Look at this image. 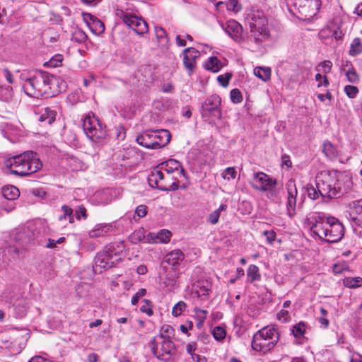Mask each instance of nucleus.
Masks as SVG:
<instances>
[{
	"label": "nucleus",
	"mask_w": 362,
	"mask_h": 362,
	"mask_svg": "<svg viewBox=\"0 0 362 362\" xmlns=\"http://www.w3.org/2000/svg\"><path fill=\"white\" fill-rule=\"evenodd\" d=\"M212 334L216 340L221 341L225 339L226 332L223 327L216 326L213 329Z\"/></svg>",
	"instance_id": "41"
},
{
	"label": "nucleus",
	"mask_w": 362,
	"mask_h": 362,
	"mask_svg": "<svg viewBox=\"0 0 362 362\" xmlns=\"http://www.w3.org/2000/svg\"><path fill=\"white\" fill-rule=\"evenodd\" d=\"M317 321L320 324V327H322L324 329H326V328H327L329 327V320L327 319V317L319 316L317 317Z\"/></svg>",
	"instance_id": "62"
},
{
	"label": "nucleus",
	"mask_w": 362,
	"mask_h": 362,
	"mask_svg": "<svg viewBox=\"0 0 362 362\" xmlns=\"http://www.w3.org/2000/svg\"><path fill=\"white\" fill-rule=\"evenodd\" d=\"M247 276L248 281L250 283L259 281L261 279V274L258 267L255 264H250L247 270Z\"/></svg>",
	"instance_id": "31"
},
{
	"label": "nucleus",
	"mask_w": 362,
	"mask_h": 362,
	"mask_svg": "<svg viewBox=\"0 0 362 362\" xmlns=\"http://www.w3.org/2000/svg\"><path fill=\"white\" fill-rule=\"evenodd\" d=\"M263 235L266 237L268 243L270 245L276 240V233L272 230L264 231Z\"/></svg>",
	"instance_id": "55"
},
{
	"label": "nucleus",
	"mask_w": 362,
	"mask_h": 362,
	"mask_svg": "<svg viewBox=\"0 0 362 362\" xmlns=\"http://www.w3.org/2000/svg\"><path fill=\"white\" fill-rule=\"evenodd\" d=\"M151 344L153 354L161 361H168L175 354V344L169 337L164 335L163 333L156 336Z\"/></svg>",
	"instance_id": "11"
},
{
	"label": "nucleus",
	"mask_w": 362,
	"mask_h": 362,
	"mask_svg": "<svg viewBox=\"0 0 362 362\" xmlns=\"http://www.w3.org/2000/svg\"><path fill=\"white\" fill-rule=\"evenodd\" d=\"M224 31L235 42L244 41L243 28L242 25L235 20H229L225 24L221 25Z\"/></svg>",
	"instance_id": "16"
},
{
	"label": "nucleus",
	"mask_w": 362,
	"mask_h": 362,
	"mask_svg": "<svg viewBox=\"0 0 362 362\" xmlns=\"http://www.w3.org/2000/svg\"><path fill=\"white\" fill-rule=\"evenodd\" d=\"M69 166L72 170H82L86 168V165L81 160L77 158L71 157L69 160Z\"/></svg>",
	"instance_id": "36"
},
{
	"label": "nucleus",
	"mask_w": 362,
	"mask_h": 362,
	"mask_svg": "<svg viewBox=\"0 0 362 362\" xmlns=\"http://www.w3.org/2000/svg\"><path fill=\"white\" fill-rule=\"evenodd\" d=\"M212 284L209 279L202 276L192 285V293L201 301L206 300L210 296Z\"/></svg>",
	"instance_id": "13"
},
{
	"label": "nucleus",
	"mask_w": 362,
	"mask_h": 362,
	"mask_svg": "<svg viewBox=\"0 0 362 362\" xmlns=\"http://www.w3.org/2000/svg\"><path fill=\"white\" fill-rule=\"evenodd\" d=\"M350 362H362V355L357 352L353 354Z\"/></svg>",
	"instance_id": "64"
},
{
	"label": "nucleus",
	"mask_w": 362,
	"mask_h": 362,
	"mask_svg": "<svg viewBox=\"0 0 362 362\" xmlns=\"http://www.w3.org/2000/svg\"><path fill=\"white\" fill-rule=\"evenodd\" d=\"M343 285L349 288H356L362 286V278L357 277H346L343 280Z\"/></svg>",
	"instance_id": "32"
},
{
	"label": "nucleus",
	"mask_w": 362,
	"mask_h": 362,
	"mask_svg": "<svg viewBox=\"0 0 362 362\" xmlns=\"http://www.w3.org/2000/svg\"><path fill=\"white\" fill-rule=\"evenodd\" d=\"M172 237V233L167 229H161L157 233H149L146 236L148 243H168Z\"/></svg>",
	"instance_id": "19"
},
{
	"label": "nucleus",
	"mask_w": 362,
	"mask_h": 362,
	"mask_svg": "<svg viewBox=\"0 0 362 362\" xmlns=\"http://www.w3.org/2000/svg\"><path fill=\"white\" fill-rule=\"evenodd\" d=\"M315 81L318 82V87L325 86L327 87L329 84V81L326 76H322L320 74L315 75Z\"/></svg>",
	"instance_id": "50"
},
{
	"label": "nucleus",
	"mask_w": 362,
	"mask_h": 362,
	"mask_svg": "<svg viewBox=\"0 0 362 362\" xmlns=\"http://www.w3.org/2000/svg\"><path fill=\"white\" fill-rule=\"evenodd\" d=\"M228 209V206L226 204H221L219 207L213 211L207 216V221L213 225L216 224L218 222L219 218L221 213L226 211Z\"/></svg>",
	"instance_id": "30"
},
{
	"label": "nucleus",
	"mask_w": 362,
	"mask_h": 362,
	"mask_svg": "<svg viewBox=\"0 0 362 362\" xmlns=\"http://www.w3.org/2000/svg\"><path fill=\"white\" fill-rule=\"evenodd\" d=\"M290 317L289 313L286 310H281L277 313V319L283 322H286Z\"/></svg>",
	"instance_id": "57"
},
{
	"label": "nucleus",
	"mask_w": 362,
	"mask_h": 362,
	"mask_svg": "<svg viewBox=\"0 0 362 362\" xmlns=\"http://www.w3.org/2000/svg\"><path fill=\"white\" fill-rule=\"evenodd\" d=\"M65 240V238L64 237H61L58 238L57 240L49 238L47 240V243L45 244V247L47 248H54L56 247L57 244H61L64 243Z\"/></svg>",
	"instance_id": "48"
},
{
	"label": "nucleus",
	"mask_w": 362,
	"mask_h": 362,
	"mask_svg": "<svg viewBox=\"0 0 362 362\" xmlns=\"http://www.w3.org/2000/svg\"><path fill=\"white\" fill-rule=\"evenodd\" d=\"M292 333L297 339H301L305 333V324L303 322L295 325L292 328Z\"/></svg>",
	"instance_id": "35"
},
{
	"label": "nucleus",
	"mask_w": 362,
	"mask_h": 362,
	"mask_svg": "<svg viewBox=\"0 0 362 362\" xmlns=\"http://www.w3.org/2000/svg\"><path fill=\"white\" fill-rule=\"evenodd\" d=\"M183 64L185 67L191 74L196 66V61L199 57V52L194 47H188L183 50Z\"/></svg>",
	"instance_id": "18"
},
{
	"label": "nucleus",
	"mask_w": 362,
	"mask_h": 362,
	"mask_svg": "<svg viewBox=\"0 0 362 362\" xmlns=\"http://www.w3.org/2000/svg\"><path fill=\"white\" fill-rule=\"evenodd\" d=\"M156 168H160L165 173L175 174L179 177L185 176L184 169L182 168L180 163L174 159H170L165 163H163Z\"/></svg>",
	"instance_id": "20"
},
{
	"label": "nucleus",
	"mask_w": 362,
	"mask_h": 362,
	"mask_svg": "<svg viewBox=\"0 0 362 362\" xmlns=\"http://www.w3.org/2000/svg\"><path fill=\"white\" fill-rule=\"evenodd\" d=\"M340 176L339 172L329 170H322L317 175L316 187L322 197L334 198L341 195Z\"/></svg>",
	"instance_id": "5"
},
{
	"label": "nucleus",
	"mask_w": 362,
	"mask_h": 362,
	"mask_svg": "<svg viewBox=\"0 0 362 362\" xmlns=\"http://www.w3.org/2000/svg\"><path fill=\"white\" fill-rule=\"evenodd\" d=\"M112 230L111 223H98L88 232L91 238H96L105 236Z\"/></svg>",
	"instance_id": "22"
},
{
	"label": "nucleus",
	"mask_w": 362,
	"mask_h": 362,
	"mask_svg": "<svg viewBox=\"0 0 362 362\" xmlns=\"http://www.w3.org/2000/svg\"><path fill=\"white\" fill-rule=\"evenodd\" d=\"M322 152L328 159L331 160H339L343 163L340 151L330 141H326L323 143Z\"/></svg>",
	"instance_id": "21"
},
{
	"label": "nucleus",
	"mask_w": 362,
	"mask_h": 362,
	"mask_svg": "<svg viewBox=\"0 0 362 362\" xmlns=\"http://www.w3.org/2000/svg\"><path fill=\"white\" fill-rule=\"evenodd\" d=\"M250 185L255 189L262 192H269L271 196H274L273 191L276 185V181L263 172H257L253 173Z\"/></svg>",
	"instance_id": "12"
},
{
	"label": "nucleus",
	"mask_w": 362,
	"mask_h": 362,
	"mask_svg": "<svg viewBox=\"0 0 362 362\" xmlns=\"http://www.w3.org/2000/svg\"><path fill=\"white\" fill-rule=\"evenodd\" d=\"M315 222L313 223L310 230L313 234L327 243H337L344 235V228L334 217H325L317 214L315 216Z\"/></svg>",
	"instance_id": "2"
},
{
	"label": "nucleus",
	"mask_w": 362,
	"mask_h": 362,
	"mask_svg": "<svg viewBox=\"0 0 362 362\" xmlns=\"http://www.w3.org/2000/svg\"><path fill=\"white\" fill-rule=\"evenodd\" d=\"M362 52V43L360 38L356 37L353 40L349 53L351 56H356Z\"/></svg>",
	"instance_id": "34"
},
{
	"label": "nucleus",
	"mask_w": 362,
	"mask_h": 362,
	"mask_svg": "<svg viewBox=\"0 0 362 362\" xmlns=\"http://www.w3.org/2000/svg\"><path fill=\"white\" fill-rule=\"evenodd\" d=\"M197 344L195 342L189 343L186 346L187 352L191 356V358L196 354Z\"/></svg>",
	"instance_id": "59"
},
{
	"label": "nucleus",
	"mask_w": 362,
	"mask_h": 362,
	"mask_svg": "<svg viewBox=\"0 0 362 362\" xmlns=\"http://www.w3.org/2000/svg\"><path fill=\"white\" fill-rule=\"evenodd\" d=\"M185 259V255L180 250H175L168 252L165 256V261L168 264L175 267L179 265Z\"/></svg>",
	"instance_id": "25"
},
{
	"label": "nucleus",
	"mask_w": 362,
	"mask_h": 362,
	"mask_svg": "<svg viewBox=\"0 0 362 362\" xmlns=\"http://www.w3.org/2000/svg\"><path fill=\"white\" fill-rule=\"evenodd\" d=\"M194 313L196 317L199 321V323L202 324L206 318L207 312L205 310L195 308Z\"/></svg>",
	"instance_id": "51"
},
{
	"label": "nucleus",
	"mask_w": 362,
	"mask_h": 362,
	"mask_svg": "<svg viewBox=\"0 0 362 362\" xmlns=\"http://www.w3.org/2000/svg\"><path fill=\"white\" fill-rule=\"evenodd\" d=\"M3 197L8 200H14L19 196V189L13 185H6L2 187Z\"/></svg>",
	"instance_id": "28"
},
{
	"label": "nucleus",
	"mask_w": 362,
	"mask_h": 362,
	"mask_svg": "<svg viewBox=\"0 0 362 362\" xmlns=\"http://www.w3.org/2000/svg\"><path fill=\"white\" fill-rule=\"evenodd\" d=\"M237 175L235 168L233 167H228L226 168L221 173V176L224 180L228 181L235 179Z\"/></svg>",
	"instance_id": "42"
},
{
	"label": "nucleus",
	"mask_w": 362,
	"mask_h": 362,
	"mask_svg": "<svg viewBox=\"0 0 362 362\" xmlns=\"http://www.w3.org/2000/svg\"><path fill=\"white\" fill-rule=\"evenodd\" d=\"M146 214H147V206L146 205L141 204L136 208L135 215H136L139 218L146 216Z\"/></svg>",
	"instance_id": "52"
},
{
	"label": "nucleus",
	"mask_w": 362,
	"mask_h": 362,
	"mask_svg": "<svg viewBox=\"0 0 362 362\" xmlns=\"http://www.w3.org/2000/svg\"><path fill=\"white\" fill-rule=\"evenodd\" d=\"M56 116L55 110L50 107H45L41 110L37 119L45 124H51L55 120Z\"/></svg>",
	"instance_id": "24"
},
{
	"label": "nucleus",
	"mask_w": 362,
	"mask_h": 362,
	"mask_svg": "<svg viewBox=\"0 0 362 362\" xmlns=\"http://www.w3.org/2000/svg\"><path fill=\"white\" fill-rule=\"evenodd\" d=\"M156 35L158 39L162 40L166 37V32L161 27L155 28Z\"/></svg>",
	"instance_id": "61"
},
{
	"label": "nucleus",
	"mask_w": 362,
	"mask_h": 362,
	"mask_svg": "<svg viewBox=\"0 0 362 362\" xmlns=\"http://www.w3.org/2000/svg\"><path fill=\"white\" fill-rule=\"evenodd\" d=\"M344 93L346 95L351 99H354L356 98L358 95L359 90L358 88L356 86H351V85H347L344 86Z\"/></svg>",
	"instance_id": "43"
},
{
	"label": "nucleus",
	"mask_w": 362,
	"mask_h": 362,
	"mask_svg": "<svg viewBox=\"0 0 362 362\" xmlns=\"http://www.w3.org/2000/svg\"><path fill=\"white\" fill-rule=\"evenodd\" d=\"M15 313L17 317L21 318L26 315L27 308L25 306H21L20 304L15 305Z\"/></svg>",
	"instance_id": "54"
},
{
	"label": "nucleus",
	"mask_w": 362,
	"mask_h": 362,
	"mask_svg": "<svg viewBox=\"0 0 362 362\" xmlns=\"http://www.w3.org/2000/svg\"><path fill=\"white\" fill-rule=\"evenodd\" d=\"M144 302L145 304L140 308V310L142 313L147 314L148 316H151L153 313L149 305V301L148 300H144Z\"/></svg>",
	"instance_id": "58"
},
{
	"label": "nucleus",
	"mask_w": 362,
	"mask_h": 362,
	"mask_svg": "<svg viewBox=\"0 0 362 362\" xmlns=\"http://www.w3.org/2000/svg\"><path fill=\"white\" fill-rule=\"evenodd\" d=\"M146 293V290L145 288L139 289L132 298V304L135 305L138 303L139 299L144 296Z\"/></svg>",
	"instance_id": "49"
},
{
	"label": "nucleus",
	"mask_w": 362,
	"mask_h": 362,
	"mask_svg": "<svg viewBox=\"0 0 362 362\" xmlns=\"http://www.w3.org/2000/svg\"><path fill=\"white\" fill-rule=\"evenodd\" d=\"M320 66L323 68L325 73H329L331 71L332 63L329 60H325L321 63Z\"/></svg>",
	"instance_id": "63"
},
{
	"label": "nucleus",
	"mask_w": 362,
	"mask_h": 362,
	"mask_svg": "<svg viewBox=\"0 0 362 362\" xmlns=\"http://www.w3.org/2000/svg\"><path fill=\"white\" fill-rule=\"evenodd\" d=\"M346 269L347 266L344 263H337L332 268V271L335 274H339Z\"/></svg>",
	"instance_id": "56"
},
{
	"label": "nucleus",
	"mask_w": 362,
	"mask_h": 362,
	"mask_svg": "<svg viewBox=\"0 0 362 362\" xmlns=\"http://www.w3.org/2000/svg\"><path fill=\"white\" fill-rule=\"evenodd\" d=\"M306 192L308 196L311 199H316L319 197L320 192H318V189L315 187L313 185L308 184L305 187Z\"/></svg>",
	"instance_id": "44"
},
{
	"label": "nucleus",
	"mask_w": 362,
	"mask_h": 362,
	"mask_svg": "<svg viewBox=\"0 0 362 362\" xmlns=\"http://www.w3.org/2000/svg\"><path fill=\"white\" fill-rule=\"evenodd\" d=\"M187 305L186 303L180 300L177 303L172 309V315L174 317H178L182 315V313L186 310Z\"/></svg>",
	"instance_id": "39"
},
{
	"label": "nucleus",
	"mask_w": 362,
	"mask_h": 362,
	"mask_svg": "<svg viewBox=\"0 0 362 362\" xmlns=\"http://www.w3.org/2000/svg\"><path fill=\"white\" fill-rule=\"evenodd\" d=\"M83 129L87 137L93 143L101 144L107 139L105 125L93 113H88L84 117Z\"/></svg>",
	"instance_id": "9"
},
{
	"label": "nucleus",
	"mask_w": 362,
	"mask_h": 362,
	"mask_svg": "<svg viewBox=\"0 0 362 362\" xmlns=\"http://www.w3.org/2000/svg\"><path fill=\"white\" fill-rule=\"evenodd\" d=\"M98 18L90 13H85L83 14V20L86 23L88 27L91 25L92 22H95V20H97Z\"/></svg>",
	"instance_id": "60"
},
{
	"label": "nucleus",
	"mask_w": 362,
	"mask_h": 362,
	"mask_svg": "<svg viewBox=\"0 0 362 362\" xmlns=\"http://www.w3.org/2000/svg\"><path fill=\"white\" fill-rule=\"evenodd\" d=\"M220 105V98L218 95H211L205 100L202 108L205 112H211L216 110Z\"/></svg>",
	"instance_id": "26"
},
{
	"label": "nucleus",
	"mask_w": 362,
	"mask_h": 362,
	"mask_svg": "<svg viewBox=\"0 0 362 362\" xmlns=\"http://www.w3.org/2000/svg\"><path fill=\"white\" fill-rule=\"evenodd\" d=\"M204 67L206 70L216 73L221 69L223 64L216 57H211L206 61Z\"/></svg>",
	"instance_id": "27"
},
{
	"label": "nucleus",
	"mask_w": 362,
	"mask_h": 362,
	"mask_svg": "<svg viewBox=\"0 0 362 362\" xmlns=\"http://www.w3.org/2000/svg\"><path fill=\"white\" fill-rule=\"evenodd\" d=\"M21 80L25 93L36 98L53 97L66 89L63 80L46 71L22 74Z\"/></svg>",
	"instance_id": "1"
},
{
	"label": "nucleus",
	"mask_w": 362,
	"mask_h": 362,
	"mask_svg": "<svg viewBox=\"0 0 362 362\" xmlns=\"http://www.w3.org/2000/svg\"><path fill=\"white\" fill-rule=\"evenodd\" d=\"M13 95V91L11 86H0V100L8 102Z\"/></svg>",
	"instance_id": "33"
},
{
	"label": "nucleus",
	"mask_w": 362,
	"mask_h": 362,
	"mask_svg": "<svg viewBox=\"0 0 362 362\" xmlns=\"http://www.w3.org/2000/svg\"><path fill=\"white\" fill-rule=\"evenodd\" d=\"M170 133L166 129L146 131L136 137V142L146 148L157 149L166 146L170 141Z\"/></svg>",
	"instance_id": "10"
},
{
	"label": "nucleus",
	"mask_w": 362,
	"mask_h": 362,
	"mask_svg": "<svg viewBox=\"0 0 362 362\" xmlns=\"http://www.w3.org/2000/svg\"><path fill=\"white\" fill-rule=\"evenodd\" d=\"M61 226H66L67 223H74V210L67 205L62 206V214L58 217Z\"/></svg>",
	"instance_id": "23"
},
{
	"label": "nucleus",
	"mask_w": 362,
	"mask_h": 362,
	"mask_svg": "<svg viewBox=\"0 0 362 362\" xmlns=\"http://www.w3.org/2000/svg\"><path fill=\"white\" fill-rule=\"evenodd\" d=\"M124 247L123 241L107 245L95 257V272L101 273L102 269L111 268L119 262L122 259Z\"/></svg>",
	"instance_id": "6"
},
{
	"label": "nucleus",
	"mask_w": 362,
	"mask_h": 362,
	"mask_svg": "<svg viewBox=\"0 0 362 362\" xmlns=\"http://www.w3.org/2000/svg\"><path fill=\"white\" fill-rule=\"evenodd\" d=\"M254 74L255 76L266 82L270 80L272 70L271 68L267 66H257L254 69Z\"/></svg>",
	"instance_id": "29"
},
{
	"label": "nucleus",
	"mask_w": 362,
	"mask_h": 362,
	"mask_svg": "<svg viewBox=\"0 0 362 362\" xmlns=\"http://www.w3.org/2000/svg\"><path fill=\"white\" fill-rule=\"evenodd\" d=\"M349 211L352 224L362 228V199L349 203ZM359 233V236L362 238V231H360Z\"/></svg>",
	"instance_id": "17"
},
{
	"label": "nucleus",
	"mask_w": 362,
	"mask_h": 362,
	"mask_svg": "<svg viewBox=\"0 0 362 362\" xmlns=\"http://www.w3.org/2000/svg\"><path fill=\"white\" fill-rule=\"evenodd\" d=\"M175 174L165 173L160 168H154L148 176L149 185L162 191H175L179 188L180 179Z\"/></svg>",
	"instance_id": "8"
},
{
	"label": "nucleus",
	"mask_w": 362,
	"mask_h": 362,
	"mask_svg": "<svg viewBox=\"0 0 362 362\" xmlns=\"http://www.w3.org/2000/svg\"><path fill=\"white\" fill-rule=\"evenodd\" d=\"M232 78V74L230 73H226L224 74L219 75L217 77V80L219 83V84L223 87H227L229 83V81Z\"/></svg>",
	"instance_id": "45"
},
{
	"label": "nucleus",
	"mask_w": 362,
	"mask_h": 362,
	"mask_svg": "<svg viewBox=\"0 0 362 362\" xmlns=\"http://www.w3.org/2000/svg\"><path fill=\"white\" fill-rule=\"evenodd\" d=\"M279 339L277 329L273 325L266 326L254 334L252 347L256 351L266 354L275 346Z\"/></svg>",
	"instance_id": "7"
},
{
	"label": "nucleus",
	"mask_w": 362,
	"mask_h": 362,
	"mask_svg": "<svg viewBox=\"0 0 362 362\" xmlns=\"http://www.w3.org/2000/svg\"><path fill=\"white\" fill-rule=\"evenodd\" d=\"M228 10L238 12L240 9V6L238 4V0H229L227 3Z\"/></svg>",
	"instance_id": "53"
},
{
	"label": "nucleus",
	"mask_w": 362,
	"mask_h": 362,
	"mask_svg": "<svg viewBox=\"0 0 362 362\" xmlns=\"http://www.w3.org/2000/svg\"><path fill=\"white\" fill-rule=\"evenodd\" d=\"M74 215L78 221L81 218L86 220L88 218L86 209L83 206H79L77 209H76L75 214Z\"/></svg>",
	"instance_id": "46"
},
{
	"label": "nucleus",
	"mask_w": 362,
	"mask_h": 362,
	"mask_svg": "<svg viewBox=\"0 0 362 362\" xmlns=\"http://www.w3.org/2000/svg\"><path fill=\"white\" fill-rule=\"evenodd\" d=\"M246 19L250 27L249 42L262 47L271 40L268 19L262 11L252 8L247 14Z\"/></svg>",
	"instance_id": "3"
},
{
	"label": "nucleus",
	"mask_w": 362,
	"mask_h": 362,
	"mask_svg": "<svg viewBox=\"0 0 362 362\" xmlns=\"http://www.w3.org/2000/svg\"><path fill=\"white\" fill-rule=\"evenodd\" d=\"M286 189L287 192L286 201V214L288 216L293 217L296 214V197L298 195V190L294 180L290 179L287 181Z\"/></svg>",
	"instance_id": "14"
},
{
	"label": "nucleus",
	"mask_w": 362,
	"mask_h": 362,
	"mask_svg": "<svg viewBox=\"0 0 362 362\" xmlns=\"http://www.w3.org/2000/svg\"><path fill=\"white\" fill-rule=\"evenodd\" d=\"M346 76L347 81L351 83H357L360 80L358 74H357L356 71L353 68L349 69L346 71Z\"/></svg>",
	"instance_id": "40"
},
{
	"label": "nucleus",
	"mask_w": 362,
	"mask_h": 362,
	"mask_svg": "<svg viewBox=\"0 0 362 362\" xmlns=\"http://www.w3.org/2000/svg\"><path fill=\"white\" fill-rule=\"evenodd\" d=\"M89 28L90 29L93 33L98 35L104 32L105 25L98 18L97 20H95L94 23H91V25L89 27Z\"/></svg>",
	"instance_id": "37"
},
{
	"label": "nucleus",
	"mask_w": 362,
	"mask_h": 362,
	"mask_svg": "<svg viewBox=\"0 0 362 362\" xmlns=\"http://www.w3.org/2000/svg\"><path fill=\"white\" fill-rule=\"evenodd\" d=\"M5 166L13 175L26 176L39 170L42 164L36 153L27 151L6 159Z\"/></svg>",
	"instance_id": "4"
},
{
	"label": "nucleus",
	"mask_w": 362,
	"mask_h": 362,
	"mask_svg": "<svg viewBox=\"0 0 362 362\" xmlns=\"http://www.w3.org/2000/svg\"><path fill=\"white\" fill-rule=\"evenodd\" d=\"M63 61V56L60 54H57L53 56L48 62L45 63V66L47 67H57L62 64Z\"/></svg>",
	"instance_id": "38"
},
{
	"label": "nucleus",
	"mask_w": 362,
	"mask_h": 362,
	"mask_svg": "<svg viewBox=\"0 0 362 362\" xmlns=\"http://www.w3.org/2000/svg\"><path fill=\"white\" fill-rule=\"evenodd\" d=\"M230 99L233 103H240L243 100L241 92L238 88H234L230 91Z\"/></svg>",
	"instance_id": "47"
},
{
	"label": "nucleus",
	"mask_w": 362,
	"mask_h": 362,
	"mask_svg": "<svg viewBox=\"0 0 362 362\" xmlns=\"http://www.w3.org/2000/svg\"><path fill=\"white\" fill-rule=\"evenodd\" d=\"M120 13V18L123 22L132 28L138 35H143L148 32V24L144 19L138 18L134 15L124 13L122 11Z\"/></svg>",
	"instance_id": "15"
}]
</instances>
